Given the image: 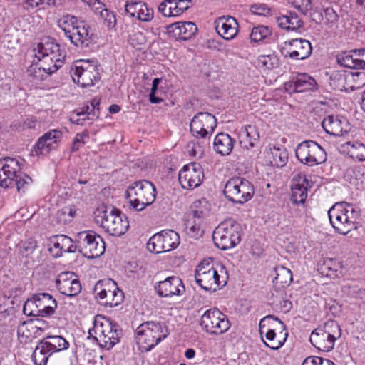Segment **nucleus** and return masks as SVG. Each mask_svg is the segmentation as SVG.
I'll return each mask as SVG.
<instances>
[{"label": "nucleus", "mask_w": 365, "mask_h": 365, "mask_svg": "<svg viewBox=\"0 0 365 365\" xmlns=\"http://www.w3.org/2000/svg\"><path fill=\"white\" fill-rule=\"evenodd\" d=\"M158 10L165 17H175L180 16L175 0H163L159 4Z\"/></svg>", "instance_id": "nucleus-43"}, {"label": "nucleus", "mask_w": 365, "mask_h": 365, "mask_svg": "<svg viewBox=\"0 0 365 365\" xmlns=\"http://www.w3.org/2000/svg\"><path fill=\"white\" fill-rule=\"evenodd\" d=\"M234 140L227 133H218L213 142V148L216 153L221 155H229L233 149Z\"/></svg>", "instance_id": "nucleus-34"}, {"label": "nucleus", "mask_w": 365, "mask_h": 365, "mask_svg": "<svg viewBox=\"0 0 365 365\" xmlns=\"http://www.w3.org/2000/svg\"><path fill=\"white\" fill-rule=\"evenodd\" d=\"M95 332L98 334L96 340L99 345L110 350L119 342L122 330L119 325L109 318H104L103 322L95 324Z\"/></svg>", "instance_id": "nucleus-13"}, {"label": "nucleus", "mask_w": 365, "mask_h": 365, "mask_svg": "<svg viewBox=\"0 0 365 365\" xmlns=\"http://www.w3.org/2000/svg\"><path fill=\"white\" fill-rule=\"evenodd\" d=\"M215 24L217 33L225 40H232L237 36L238 23L235 18L230 16H221Z\"/></svg>", "instance_id": "nucleus-29"}, {"label": "nucleus", "mask_w": 365, "mask_h": 365, "mask_svg": "<svg viewBox=\"0 0 365 365\" xmlns=\"http://www.w3.org/2000/svg\"><path fill=\"white\" fill-rule=\"evenodd\" d=\"M56 285L61 294L67 297H75L81 291V284L72 272H66L58 274Z\"/></svg>", "instance_id": "nucleus-21"}, {"label": "nucleus", "mask_w": 365, "mask_h": 365, "mask_svg": "<svg viewBox=\"0 0 365 365\" xmlns=\"http://www.w3.org/2000/svg\"><path fill=\"white\" fill-rule=\"evenodd\" d=\"M275 277L273 279L274 286L280 289L288 287L292 281V273L290 269L279 266L275 267Z\"/></svg>", "instance_id": "nucleus-38"}, {"label": "nucleus", "mask_w": 365, "mask_h": 365, "mask_svg": "<svg viewBox=\"0 0 365 365\" xmlns=\"http://www.w3.org/2000/svg\"><path fill=\"white\" fill-rule=\"evenodd\" d=\"M271 31L267 26H258L254 27L250 34V39L255 42H259L264 39L269 35H270Z\"/></svg>", "instance_id": "nucleus-48"}, {"label": "nucleus", "mask_w": 365, "mask_h": 365, "mask_svg": "<svg viewBox=\"0 0 365 365\" xmlns=\"http://www.w3.org/2000/svg\"><path fill=\"white\" fill-rule=\"evenodd\" d=\"M29 75L32 76L33 78L41 80L43 78V71L42 66L38 67L36 65H32L28 70Z\"/></svg>", "instance_id": "nucleus-61"}, {"label": "nucleus", "mask_w": 365, "mask_h": 365, "mask_svg": "<svg viewBox=\"0 0 365 365\" xmlns=\"http://www.w3.org/2000/svg\"><path fill=\"white\" fill-rule=\"evenodd\" d=\"M344 152L359 161H365V145L357 142L347 141L341 145Z\"/></svg>", "instance_id": "nucleus-37"}, {"label": "nucleus", "mask_w": 365, "mask_h": 365, "mask_svg": "<svg viewBox=\"0 0 365 365\" xmlns=\"http://www.w3.org/2000/svg\"><path fill=\"white\" fill-rule=\"evenodd\" d=\"M130 44L137 50H141L147 40L145 34L141 31H135L129 36Z\"/></svg>", "instance_id": "nucleus-52"}, {"label": "nucleus", "mask_w": 365, "mask_h": 365, "mask_svg": "<svg viewBox=\"0 0 365 365\" xmlns=\"http://www.w3.org/2000/svg\"><path fill=\"white\" fill-rule=\"evenodd\" d=\"M255 189L252 184L241 177L230 178L225 183L223 195L225 198L235 204H243L253 196Z\"/></svg>", "instance_id": "nucleus-10"}, {"label": "nucleus", "mask_w": 365, "mask_h": 365, "mask_svg": "<svg viewBox=\"0 0 365 365\" xmlns=\"http://www.w3.org/2000/svg\"><path fill=\"white\" fill-rule=\"evenodd\" d=\"M32 179L28 175L20 173L19 176L14 180V185L18 192H24L26 188L31 183Z\"/></svg>", "instance_id": "nucleus-55"}, {"label": "nucleus", "mask_w": 365, "mask_h": 365, "mask_svg": "<svg viewBox=\"0 0 365 365\" xmlns=\"http://www.w3.org/2000/svg\"><path fill=\"white\" fill-rule=\"evenodd\" d=\"M62 214H68V217H63V222H70L76 214V210L73 206H66L61 209Z\"/></svg>", "instance_id": "nucleus-63"}, {"label": "nucleus", "mask_w": 365, "mask_h": 365, "mask_svg": "<svg viewBox=\"0 0 365 365\" xmlns=\"http://www.w3.org/2000/svg\"><path fill=\"white\" fill-rule=\"evenodd\" d=\"M216 126L215 117L209 113L199 112L194 115L190 123V130L197 140L192 141L187 145L190 155L198 158L203 155L210 135Z\"/></svg>", "instance_id": "nucleus-1"}, {"label": "nucleus", "mask_w": 365, "mask_h": 365, "mask_svg": "<svg viewBox=\"0 0 365 365\" xmlns=\"http://www.w3.org/2000/svg\"><path fill=\"white\" fill-rule=\"evenodd\" d=\"M272 160L270 163L277 168L284 167L288 161V152L284 147L274 146L270 149Z\"/></svg>", "instance_id": "nucleus-40"}, {"label": "nucleus", "mask_w": 365, "mask_h": 365, "mask_svg": "<svg viewBox=\"0 0 365 365\" xmlns=\"http://www.w3.org/2000/svg\"><path fill=\"white\" fill-rule=\"evenodd\" d=\"M162 81L161 78H155L153 80L152 88L149 94V101L152 103H159L163 101V99L160 96V91L158 90V86Z\"/></svg>", "instance_id": "nucleus-53"}, {"label": "nucleus", "mask_w": 365, "mask_h": 365, "mask_svg": "<svg viewBox=\"0 0 365 365\" xmlns=\"http://www.w3.org/2000/svg\"><path fill=\"white\" fill-rule=\"evenodd\" d=\"M353 81H354L357 85V88H360L361 86L365 85V72L364 71H358L355 73H352Z\"/></svg>", "instance_id": "nucleus-64"}, {"label": "nucleus", "mask_w": 365, "mask_h": 365, "mask_svg": "<svg viewBox=\"0 0 365 365\" xmlns=\"http://www.w3.org/2000/svg\"><path fill=\"white\" fill-rule=\"evenodd\" d=\"M322 269L324 272L327 271V276L331 278L340 277L342 275V263L337 259H325L323 263Z\"/></svg>", "instance_id": "nucleus-39"}, {"label": "nucleus", "mask_w": 365, "mask_h": 365, "mask_svg": "<svg viewBox=\"0 0 365 365\" xmlns=\"http://www.w3.org/2000/svg\"><path fill=\"white\" fill-rule=\"evenodd\" d=\"M240 227L234 220L221 222L214 230L212 239L219 249L225 250L234 247L241 240Z\"/></svg>", "instance_id": "nucleus-9"}, {"label": "nucleus", "mask_w": 365, "mask_h": 365, "mask_svg": "<svg viewBox=\"0 0 365 365\" xmlns=\"http://www.w3.org/2000/svg\"><path fill=\"white\" fill-rule=\"evenodd\" d=\"M101 66L96 59L78 60L71 67L70 73L74 83L82 88L93 86L101 79Z\"/></svg>", "instance_id": "nucleus-7"}, {"label": "nucleus", "mask_w": 365, "mask_h": 365, "mask_svg": "<svg viewBox=\"0 0 365 365\" xmlns=\"http://www.w3.org/2000/svg\"><path fill=\"white\" fill-rule=\"evenodd\" d=\"M341 336V329L339 324L333 320L324 323L312 331L309 341L317 349L323 351H331L337 339Z\"/></svg>", "instance_id": "nucleus-8"}, {"label": "nucleus", "mask_w": 365, "mask_h": 365, "mask_svg": "<svg viewBox=\"0 0 365 365\" xmlns=\"http://www.w3.org/2000/svg\"><path fill=\"white\" fill-rule=\"evenodd\" d=\"M68 38L76 47L84 49L89 48L94 43V34L91 26L84 21H81Z\"/></svg>", "instance_id": "nucleus-20"}, {"label": "nucleus", "mask_w": 365, "mask_h": 365, "mask_svg": "<svg viewBox=\"0 0 365 365\" xmlns=\"http://www.w3.org/2000/svg\"><path fill=\"white\" fill-rule=\"evenodd\" d=\"M158 294L162 297H172L180 296L185 292V286L182 281L176 276L167 277L165 279L158 282L155 287Z\"/></svg>", "instance_id": "nucleus-22"}, {"label": "nucleus", "mask_w": 365, "mask_h": 365, "mask_svg": "<svg viewBox=\"0 0 365 365\" xmlns=\"http://www.w3.org/2000/svg\"><path fill=\"white\" fill-rule=\"evenodd\" d=\"M239 135L242 147L247 150L254 148L255 143L259 139L258 129L252 125L242 127L239 132Z\"/></svg>", "instance_id": "nucleus-33"}, {"label": "nucleus", "mask_w": 365, "mask_h": 365, "mask_svg": "<svg viewBox=\"0 0 365 365\" xmlns=\"http://www.w3.org/2000/svg\"><path fill=\"white\" fill-rule=\"evenodd\" d=\"M179 244V235L173 230H165L152 236L147 243V247L150 252L158 254L169 252Z\"/></svg>", "instance_id": "nucleus-16"}, {"label": "nucleus", "mask_w": 365, "mask_h": 365, "mask_svg": "<svg viewBox=\"0 0 365 365\" xmlns=\"http://www.w3.org/2000/svg\"><path fill=\"white\" fill-rule=\"evenodd\" d=\"M93 294L97 302L106 307H113L123 302L124 294L117 283L110 279L99 280L93 289Z\"/></svg>", "instance_id": "nucleus-11"}, {"label": "nucleus", "mask_w": 365, "mask_h": 365, "mask_svg": "<svg viewBox=\"0 0 365 365\" xmlns=\"http://www.w3.org/2000/svg\"><path fill=\"white\" fill-rule=\"evenodd\" d=\"M295 152L297 159L308 166L321 164L327 160V153L324 148L313 140L300 143Z\"/></svg>", "instance_id": "nucleus-14"}, {"label": "nucleus", "mask_w": 365, "mask_h": 365, "mask_svg": "<svg viewBox=\"0 0 365 365\" xmlns=\"http://www.w3.org/2000/svg\"><path fill=\"white\" fill-rule=\"evenodd\" d=\"M328 216L334 230L346 235L356 229V221L359 217V212L353 205L340 202L335 203L329 209Z\"/></svg>", "instance_id": "nucleus-3"}, {"label": "nucleus", "mask_w": 365, "mask_h": 365, "mask_svg": "<svg viewBox=\"0 0 365 365\" xmlns=\"http://www.w3.org/2000/svg\"><path fill=\"white\" fill-rule=\"evenodd\" d=\"M257 66L264 70H271L278 65V58L274 54L260 55L258 56Z\"/></svg>", "instance_id": "nucleus-45"}, {"label": "nucleus", "mask_w": 365, "mask_h": 365, "mask_svg": "<svg viewBox=\"0 0 365 365\" xmlns=\"http://www.w3.org/2000/svg\"><path fill=\"white\" fill-rule=\"evenodd\" d=\"M322 125L327 133L341 136L348 131V123L345 118L329 115L324 119Z\"/></svg>", "instance_id": "nucleus-30"}, {"label": "nucleus", "mask_w": 365, "mask_h": 365, "mask_svg": "<svg viewBox=\"0 0 365 365\" xmlns=\"http://www.w3.org/2000/svg\"><path fill=\"white\" fill-rule=\"evenodd\" d=\"M100 17L103 21V24L108 29H113L116 25V18L114 12L109 11L108 9L99 11Z\"/></svg>", "instance_id": "nucleus-50"}, {"label": "nucleus", "mask_w": 365, "mask_h": 365, "mask_svg": "<svg viewBox=\"0 0 365 365\" xmlns=\"http://www.w3.org/2000/svg\"><path fill=\"white\" fill-rule=\"evenodd\" d=\"M99 113H94L93 111L91 110V107L90 105L83 106L80 111L77 112L78 115H87L88 119L94 120L95 118H98L99 115Z\"/></svg>", "instance_id": "nucleus-62"}, {"label": "nucleus", "mask_w": 365, "mask_h": 365, "mask_svg": "<svg viewBox=\"0 0 365 365\" xmlns=\"http://www.w3.org/2000/svg\"><path fill=\"white\" fill-rule=\"evenodd\" d=\"M52 354L51 351L40 341L33 352L32 359L35 365H46L48 358Z\"/></svg>", "instance_id": "nucleus-41"}, {"label": "nucleus", "mask_w": 365, "mask_h": 365, "mask_svg": "<svg viewBox=\"0 0 365 365\" xmlns=\"http://www.w3.org/2000/svg\"><path fill=\"white\" fill-rule=\"evenodd\" d=\"M20 173V163L16 158L6 157L0 159V187H14V180Z\"/></svg>", "instance_id": "nucleus-19"}, {"label": "nucleus", "mask_w": 365, "mask_h": 365, "mask_svg": "<svg viewBox=\"0 0 365 365\" xmlns=\"http://www.w3.org/2000/svg\"><path fill=\"white\" fill-rule=\"evenodd\" d=\"M201 327L210 334L220 335L230 327L227 317L217 308L206 310L201 317Z\"/></svg>", "instance_id": "nucleus-15"}, {"label": "nucleus", "mask_w": 365, "mask_h": 365, "mask_svg": "<svg viewBox=\"0 0 365 365\" xmlns=\"http://www.w3.org/2000/svg\"><path fill=\"white\" fill-rule=\"evenodd\" d=\"M288 3L304 15L313 8L312 0H288Z\"/></svg>", "instance_id": "nucleus-49"}, {"label": "nucleus", "mask_w": 365, "mask_h": 365, "mask_svg": "<svg viewBox=\"0 0 365 365\" xmlns=\"http://www.w3.org/2000/svg\"><path fill=\"white\" fill-rule=\"evenodd\" d=\"M38 308L39 317H49L54 314L57 308V302L48 293H38L34 294Z\"/></svg>", "instance_id": "nucleus-31"}, {"label": "nucleus", "mask_w": 365, "mask_h": 365, "mask_svg": "<svg viewBox=\"0 0 365 365\" xmlns=\"http://www.w3.org/2000/svg\"><path fill=\"white\" fill-rule=\"evenodd\" d=\"M195 279L202 289L215 292L227 284L228 275L224 266H220V270H217L209 259H205L197 267Z\"/></svg>", "instance_id": "nucleus-4"}, {"label": "nucleus", "mask_w": 365, "mask_h": 365, "mask_svg": "<svg viewBox=\"0 0 365 365\" xmlns=\"http://www.w3.org/2000/svg\"><path fill=\"white\" fill-rule=\"evenodd\" d=\"M88 138L89 133L86 130L77 133L73 140L72 145L71 148V152L73 153L78 150L82 145L86 144V140H88Z\"/></svg>", "instance_id": "nucleus-56"}, {"label": "nucleus", "mask_w": 365, "mask_h": 365, "mask_svg": "<svg viewBox=\"0 0 365 365\" xmlns=\"http://www.w3.org/2000/svg\"><path fill=\"white\" fill-rule=\"evenodd\" d=\"M141 1H127L125 4V11L127 14H128L130 17H136L139 7Z\"/></svg>", "instance_id": "nucleus-59"}, {"label": "nucleus", "mask_w": 365, "mask_h": 365, "mask_svg": "<svg viewBox=\"0 0 365 365\" xmlns=\"http://www.w3.org/2000/svg\"><path fill=\"white\" fill-rule=\"evenodd\" d=\"M197 31V27L192 21L175 22L167 26V33L171 38L187 41L193 37Z\"/></svg>", "instance_id": "nucleus-26"}, {"label": "nucleus", "mask_w": 365, "mask_h": 365, "mask_svg": "<svg viewBox=\"0 0 365 365\" xmlns=\"http://www.w3.org/2000/svg\"><path fill=\"white\" fill-rule=\"evenodd\" d=\"M135 18L142 22H150L154 18V10L146 3L141 1Z\"/></svg>", "instance_id": "nucleus-47"}, {"label": "nucleus", "mask_w": 365, "mask_h": 365, "mask_svg": "<svg viewBox=\"0 0 365 365\" xmlns=\"http://www.w3.org/2000/svg\"><path fill=\"white\" fill-rule=\"evenodd\" d=\"M130 206L135 211L143 210L152 205L156 197L154 185L146 180H138L128 186L125 192Z\"/></svg>", "instance_id": "nucleus-6"}, {"label": "nucleus", "mask_w": 365, "mask_h": 365, "mask_svg": "<svg viewBox=\"0 0 365 365\" xmlns=\"http://www.w3.org/2000/svg\"><path fill=\"white\" fill-rule=\"evenodd\" d=\"M81 21L76 16L67 14L63 16L58 21V26L63 31L65 36L68 38V36H71V32L74 31V29Z\"/></svg>", "instance_id": "nucleus-42"}, {"label": "nucleus", "mask_w": 365, "mask_h": 365, "mask_svg": "<svg viewBox=\"0 0 365 365\" xmlns=\"http://www.w3.org/2000/svg\"><path fill=\"white\" fill-rule=\"evenodd\" d=\"M168 331L161 322H145L135 329V339L139 350L148 352L165 339Z\"/></svg>", "instance_id": "nucleus-5"}, {"label": "nucleus", "mask_w": 365, "mask_h": 365, "mask_svg": "<svg viewBox=\"0 0 365 365\" xmlns=\"http://www.w3.org/2000/svg\"><path fill=\"white\" fill-rule=\"evenodd\" d=\"M324 18L327 24H334L337 22L339 16L333 8L328 7L324 11Z\"/></svg>", "instance_id": "nucleus-60"}, {"label": "nucleus", "mask_w": 365, "mask_h": 365, "mask_svg": "<svg viewBox=\"0 0 365 365\" xmlns=\"http://www.w3.org/2000/svg\"><path fill=\"white\" fill-rule=\"evenodd\" d=\"M280 52L285 58L304 60L311 56L312 46L308 40L293 38L284 43Z\"/></svg>", "instance_id": "nucleus-17"}, {"label": "nucleus", "mask_w": 365, "mask_h": 365, "mask_svg": "<svg viewBox=\"0 0 365 365\" xmlns=\"http://www.w3.org/2000/svg\"><path fill=\"white\" fill-rule=\"evenodd\" d=\"M203 178L202 168L197 163H191L184 165L178 173L180 184L183 189L187 190H193L199 187Z\"/></svg>", "instance_id": "nucleus-18"}, {"label": "nucleus", "mask_w": 365, "mask_h": 365, "mask_svg": "<svg viewBox=\"0 0 365 365\" xmlns=\"http://www.w3.org/2000/svg\"><path fill=\"white\" fill-rule=\"evenodd\" d=\"M24 314L27 316H37L39 317V310L37 307V303L36 300L35 295L34 294L32 297L28 299L24 303L23 307Z\"/></svg>", "instance_id": "nucleus-51"}, {"label": "nucleus", "mask_w": 365, "mask_h": 365, "mask_svg": "<svg viewBox=\"0 0 365 365\" xmlns=\"http://www.w3.org/2000/svg\"><path fill=\"white\" fill-rule=\"evenodd\" d=\"M36 51L43 53V56H46L47 55L56 60L55 69H59L62 67L66 54L64 51L61 48L59 44L53 41L40 43L33 50L34 52H36Z\"/></svg>", "instance_id": "nucleus-27"}, {"label": "nucleus", "mask_w": 365, "mask_h": 365, "mask_svg": "<svg viewBox=\"0 0 365 365\" xmlns=\"http://www.w3.org/2000/svg\"><path fill=\"white\" fill-rule=\"evenodd\" d=\"M314 78L305 73H298L292 81L284 83L285 90L289 93H302L313 91L317 87Z\"/></svg>", "instance_id": "nucleus-24"}, {"label": "nucleus", "mask_w": 365, "mask_h": 365, "mask_svg": "<svg viewBox=\"0 0 365 365\" xmlns=\"http://www.w3.org/2000/svg\"><path fill=\"white\" fill-rule=\"evenodd\" d=\"M302 365H335V364L327 359L311 356L304 360Z\"/></svg>", "instance_id": "nucleus-57"}, {"label": "nucleus", "mask_w": 365, "mask_h": 365, "mask_svg": "<svg viewBox=\"0 0 365 365\" xmlns=\"http://www.w3.org/2000/svg\"><path fill=\"white\" fill-rule=\"evenodd\" d=\"M341 63L347 68H365V48L351 51L339 60Z\"/></svg>", "instance_id": "nucleus-32"}, {"label": "nucleus", "mask_w": 365, "mask_h": 365, "mask_svg": "<svg viewBox=\"0 0 365 365\" xmlns=\"http://www.w3.org/2000/svg\"><path fill=\"white\" fill-rule=\"evenodd\" d=\"M37 248V242L34 238H29L21 245V252L27 256L32 254Z\"/></svg>", "instance_id": "nucleus-58"}, {"label": "nucleus", "mask_w": 365, "mask_h": 365, "mask_svg": "<svg viewBox=\"0 0 365 365\" xmlns=\"http://www.w3.org/2000/svg\"><path fill=\"white\" fill-rule=\"evenodd\" d=\"M309 186V182L304 173H298L293 177L291 185V200L294 204H304Z\"/></svg>", "instance_id": "nucleus-23"}, {"label": "nucleus", "mask_w": 365, "mask_h": 365, "mask_svg": "<svg viewBox=\"0 0 365 365\" xmlns=\"http://www.w3.org/2000/svg\"><path fill=\"white\" fill-rule=\"evenodd\" d=\"M185 230L190 237L197 239L202 236L203 230L200 227V222L196 220L187 219L185 222Z\"/></svg>", "instance_id": "nucleus-46"}, {"label": "nucleus", "mask_w": 365, "mask_h": 365, "mask_svg": "<svg viewBox=\"0 0 365 365\" xmlns=\"http://www.w3.org/2000/svg\"><path fill=\"white\" fill-rule=\"evenodd\" d=\"M77 251L87 258L93 259L101 256L106 250L102 237L90 230L78 232L75 237Z\"/></svg>", "instance_id": "nucleus-12"}, {"label": "nucleus", "mask_w": 365, "mask_h": 365, "mask_svg": "<svg viewBox=\"0 0 365 365\" xmlns=\"http://www.w3.org/2000/svg\"><path fill=\"white\" fill-rule=\"evenodd\" d=\"M62 132L57 129L51 130L40 137L34 145L36 155H46L50 153L62 138Z\"/></svg>", "instance_id": "nucleus-25"}, {"label": "nucleus", "mask_w": 365, "mask_h": 365, "mask_svg": "<svg viewBox=\"0 0 365 365\" xmlns=\"http://www.w3.org/2000/svg\"><path fill=\"white\" fill-rule=\"evenodd\" d=\"M51 0H22L23 7L28 10H34L37 9H44L50 5Z\"/></svg>", "instance_id": "nucleus-54"}, {"label": "nucleus", "mask_w": 365, "mask_h": 365, "mask_svg": "<svg viewBox=\"0 0 365 365\" xmlns=\"http://www.w3.org/2000/svg\"><path fill=\"white\" fill-rule=\"evenodd\" d=\"M52 246L49 248L55 257L61 256L63 252L74 253L77 251V243L75 240L64 235H58L53 236L51 240Z\"/></svg>", "instance_id": "nucleus-28"}, {"label": "nucleus", "mask_w": 365, "mask_h": 365, "mask_svg": "<svg viewBox=\"0 0 365 365\" xmlns=\"http://www.w3.org/2000/svg\"><path fill=\"white\" fill-rule=\"evenodd\" d=\"M34 57L38 61H41L42 69L45 73L51 75L56 72L58 69H55L56 60L46 55L43 56V53L36 51Z\"/></svg>", "instance_id": "nucleus-44"}, {"label": "nucleus", "mask_w": 365, "mask_h": 365, "mask_svg": "<svg viewBox=\"0 0 365 365\" xmlns=\"http://www.w3.org/2000/svg\"><path fill=\"white\" fill-rule=\"evenodd\" d=\"M94 220L105 232L112 236L120 237L129 228L127 216L119 209L112 206H101L94 212Z\"/></svg>", "instance_id": "nucleus-2"}, {"label": "nucleus", "mask_w": 365, "mask_h": 365, "mask_svg": "<svg viewBox=\"0 0 365 365\" xmlns=\"http://www.w3.org/2000/svg\"><path fill=\"white\" fill-rule=\"evenodd\" d=\"M41 341L52 354L66 350L69 347V342L59 335H48Z\"/></svg>", "instance_id": "nucleus-36"}, {"label": "nucleus", "mask_w": 365, "mask_h": 365, "mask_svg": "<svg viewBox=\"0 0 365 365\" xmlns=\"http://www.w3.org/2000/svg\"><path fill=\"white\" fill-rule=\"evenodd\" d=\"M278 25L287 31H297L303 26L302 20L292 11H287L286 14L277 18Z\"/></svg>", "instance_id": "nucleus-35"}]
</instances>
